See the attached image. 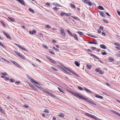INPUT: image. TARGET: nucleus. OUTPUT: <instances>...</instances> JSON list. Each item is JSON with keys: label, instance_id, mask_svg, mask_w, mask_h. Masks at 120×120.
I'll list each match as a JSON object with an SVG mask.
<instances>
[{"label": "nucleus", "instance_id": "obj_55", "mask_svg": "<svg viewBox=\"0 0 120 120\" xmlns=\"http://www.w3.org/2000/svg\"><path fill=\"white\" fill-rule=\"evenodd\" d=\"M104 27L103 26H100L99 27V29L101 30V29L102 30H103Z\"/></svg>", "mask_w": 120, "mask_h": 120}, {"label": "nucleus", "instance_id": "obj_61", "mask_svg": "<svg viewBox=\"0 0 120 120\" xmlns=\"http://www.w3.org/2000/svg\"><path fill=\"white\" fill-rule=\"evenodd\" d=\"M100 69L99 68H96L95 70V71L96 72H99Z\"/></svg>", "mask_w": 120, "mask_h": 120}, {"label": "nucleus", "instance_id": "obj_54", "mask_svg": "<svg viewBox=\"0 0 120 120\" xmlns=\"http://www.w3.org/2000/svg\"><path fill=\"white\" fill-rule=\"evenodd\" d=\"M65 13L62 12L60 14V15L61 16H63L64 15H65Z\"/></svg>", "mask_w": 120, "mask_h": 120}, {"label": "nucleus", "instance_id": "obj_44", "mask_svg": "<svg viewBox=\"0 0 120 120\" xmlns=\"http://www.w3.org/2000/svg\"><path fill=\"white\" fill-rule=\"evenodd\" d=\"M44 112H46L47 113H49V110L47 109H45L44 110Z\"/></svg>", "mask_w": 120, "mask_h": 120}, {"label": "nucleus", "instance_id": "obj_30", "mask_svg": "<svg viewBox=\"0 0 120 120\" xmlns=\"http://www.w3.org/2000/svg\"><path fill=\"white\" fill-rule=\"evenodd\" d=\"M58 66L60 68H61L63 70V71H64L65 72H67V71L65 69H64L62 67H61L60 66L58 65Z\"/></svg>", "mask_w": 120, "mask_h": 120}, {"label": "nucleus", "instance_id": "obj_36", "mask_svg": "<svg viewBox=\"0 0 120 120\" xmlns=\"http://www.w3.org/2000/svg\"><path fill=\"white\" fill-rule=\"evenodd\" d=\"M49 94L50 95L53 97H55L56 96L54 94L52 93L51 92L49 93V94Z\"/></svg>", "mask_w": 120, "mask_h": 120}, {"label": "nucleus", "instance_id": "obj_10", "mask_svg": "<svg viewBox=\"0 0 120 120\" xmlns=\"http://www.w3.org/2000/svg\"><path fill=\"white\" fill-rule=\"evenodd\" d=\"M90 55L91 56H92L94 58H95L96 59L98 60H99V58L97 56L94 54L91 53L90 54Z\"/></svg>", "mask_w": 120, "mask_h": 120}, {"label": "nucleus", "instance_id": "obj_14", "mask_svg": "<svg viewBox=\"0 0 120 120\" xmlns=\"http://www.w3.org/2000/svg\"><path fill=\"white\" fill-rule=\"evenodd\" d=\"M79 98H81L82 99L85 100V101H87V100H88V99L86 98H85L83 96H79Z\"/></svg>", "mask_w": 120, "mask_h": 120}, {"label": "nucleus", "instance_id": "obj_58", "mask_svg": "<svg viewBox=\"0 0 120 120\" xmlns=\"http://www.w3.org/2000/svg\"><path fill=\"white\" fill-rule=\"evenodd\" d=\"M78 88L79 90H83V89L82 87L81 86H78Z\"/></svg>", "mask_w": 120, "mask_h": 120}, {"label": "nucleus", "instance_id": "obj_52", "mask_svg": "<svg viewBox=\"0 0 120 120\" xmlns=\"http://www.w3.org/2000/svg\"><path fill=\"white\" fill-rule=\"evenodd\" d=\"M1 23H2V24L3 26H4V27H5L6 26V25H5V24L3 22V21H1Z\"/></svg>", "mask_w": 120, "mask_h": 120}, {"label": "nucleus", "instance_id": "obj_11", "mask_svg": "<svg viewBox=\"0 0 120 120\" xmlns=\"http://www.w3.org/2000/svg\"><path fill=\"white\" fill-rule=\"evenodd\" d=\"M100 46L101 48L104 49H106L107 48L106 47L105 45L103 44L101 45Z\"/></svg>", "mask_w": 120, "mask_h": 120}, {"label": "nucleus", "instance_id": "obj_34", "mask_svg": "<svg viewBox=\"0 0 120 120\" xmlns=\"http://www.w3.org/2000/svg\"><path fill=\"white\" fill-rule=\"evenodd\" d=\"M6 36L7 38H9V39L10 40H11V37L10 36L9 34H8L6 35Z\"/></svg>", "mask_w": 120, "mask_h": 120}, {"label": "nucleus", "instance_id": "obj_28", "mask_svg": "<svg viewBox=\"0 0 120 120\" xmlns=\"http://www.w3.org/2000/svg\"><path fill=\"white\" fill-rule=\"evenodd\" d=\"M29 10L32 13H34V10L31 8H30L29 9Z\"/></svg>", "mask_w": 120, "mask_h": 120}, {"label": "nucleus", "instance_id": "obj_47", "mask_svg": "<svg viewBox=\"0 0 120 120\" xmlns=\"http://www.w3.org/2000/svg\"><path fill=\"white\" fill-rule=\"evenodd\" d=\"M10 81L11 82H15V80L14 79H9Z\"/></svg>", "mask_w": 120, "mask_h": 120}, {"label": "nucleus", "instance_id": "obj_39", "mask_svg": "<svg viewBox=\"0 0 120 120\" xmlns=\"http://www.w3.org/2000/svg\"><path fill=\"white\" fill-rule=\"evenodd\" d=\"M49 52L52 55H53L55 54V53L53 52H52V50L51 49H50L49 50Z\"/></svg>", "mask_w": 120, "mask_h": 120}, {"label": "nucleus", "instance_id": "obj_20", "mask_svg": "<svg viewBox=\"0 0 120 120\" xmlns=\"http://www.w3.org/2000/svg\"><path fill=\"white\" fill-rule=\"evenodd\" d=\"M58 116L60 117H64V114L62 113H60Z\"/></svg>", "mask_w": 120, "mask_h": 120}, {"label": "nucleus", "instance_id": "obj_59", "mask_svg": "<svg viewBox=\"0 0 120 120\" xmlns=\"http://www.w3.org/2000/svg\"><path fill=\"white\" fill-rule=\"evenodd\" d=\"M107 53L105 52H103L101 53V54L102 55H105Z\"/></svg>", "mask_w": 120, "mask_h": 120}, {"label": "nucleus", "instance_id": "obj_32", "mask_svg": "<svg viewBox=\"0 0 120 120\" xmlns=\"http://www.w3.org/2000/svg\"><path fill=\"white\" fill-rule=\"evenodd\" d=\"M15 52L19 56H20L21 54L19 52H18L17 51H15Z\"/></svg>", "mask_w": 120, "mask_h": 120}, {"label": "nucleus", "instance_id": "obj_2", "mask_svg": "<svg viewBox=\"0 0 120 120\" xmlns=\"http://www.w3.org/2000/svg\"><path fill=\"white\" fill-rule=\"evenodd\" d=\"M14 44L22 50L25 51H27L28 50L26 49L25 48L23 47H22L21 45L15 43H14Z\"/></svg>", "mask_w": 120, "mask_h": 120}, {"label": "nucleus", "instance_id": "obj_43", "mask_svg": "<svg viewBox=\"0 0 120 120\" xmlns=\"http://www.w3.org/2000/svg\"><path fill=\"white\" fill-rule=\"evenodd\" d=\"M114 113H115L117 115H118V116H120V114L117 112L115 111H114Z\"/></svg>", "mask_w": 120, "mask_h": 120}, {"label": "nucleus", "instance_id": "obj_22", "mask_svg": "<svg viewBox=\"0 0 120 120\" xmlns=\"http://www.w3.org/2000/svg\"><path fill=\"white\" fill-rule=\"evenodd\" d=\"M42 90L45 93H46L47 94H49V92L48 91L46 90L45 89H44L42 88Z\"/></svg>", "mask_w": 120, "mask_h": 120}, {"label": "nucleus", "instance_id": "obj_56", "mask_svg": "<svg viewBox=\"0 0 120 120\" xmlns=\"http://www.w3.org/2000/svg\"><path fill=\"white\" fill-rule=\"evenodd\" d=\"M28 106L26 105H24L23 106L24 108L27 109L28 107Z\"/></svg>", "mask_w": 120, "mask_h": 120}, {"label": "nucleus", "instance_id": "obj_9", "mask_svg": "<svg viewBox=\"0 0 120 120\" xmlns=\"http://www.w3.org/2000/svg\"><path fill=\"white\" fill-rule=\"evenodd\" d=\"M71 93L73 95L77 97H79V95L78 93H75L72 91L71 92Z\"/></svg>", "mask_w": 120, "mask_h": 120}, {"label": "nucleus", "instance_id": "obj_4", "mask_svg": "<svg viewBox=\"0 0 120 120\" xmlns=\"http://www.w3.org/2000/svg\"><path fill=\"white\" fill-rule=\"evenodd\" d=\"M32 80L33 81V82H32V83H34V84L37 87H38L40 85H42L41 84H39L38 82L35 81L34 80H33L32 79Z\"/></svg>", "mask_w": 120, "mask_h": 120}, {"label": "nucleus", "instance_id": "obj_12", "mask_svg": "<svg viewBox=\"0 0 120 120\" xmlns=\"http://www.w3.org/2000/svg\"><path fill=\"white\" fill-rule=\"evenodd\" d=\"M83 88L85 90H86L87 92L89 93L90 94L92 93L90 91L89 89H87L85 87H84Z\"/></svg>", "mask_w": 120, "mask_h": 120}, {"label": "nucleus", "instance_id": "obj_13", "mask_svg": "<svg viewBox=\"0 0 120 120\" xmlns=\"http://www.w3.org/2000/svg\"><path fill=\"white\" fill-rule=\"evenodd\" d=\"M36 32V30H33V31H30V34H33L34 33H35Z\"/></svg>", "mask_w": 120, "mask_h": 120}, {"label": "nucleus", "instance_id": "obj_45", "mask_svg": "<svg viewBox=\"0 0 120 120\" xmlns=\"http://www.w3.org/2000/svg\"><path fill=\"white\" fill-rule=\"evenodd\" d=\"M94 117L93 118L96 120H99V119L97 117L94 116H93Z\"/></svg>", "mask_w": 120, "mask_h": 120}, {"label": "nucleus", "instance_id": "obj_35", "mask_svg": "<svg viewBox=\"0 0 120 120\" xmlns=\"http://www.w3.org/2000/svg\"><path fill=\"white\" fill-rule=\"evenodd\" d=\"M82 1L84 2V3L86 4H87V3L89 1L88 0H82Z\"/></svg>", "mask_w": 120, "mask_h": 120}, {"label": "nucleus", "instance_id": "obj_62", "mask_svg": "<svg viewBox=\"0 0 120 120\" xmlns=\"http://www.w3.org/2000/svg\"><path fill=\"white\" fill-rule=\"evenodd\" d=\"M3 33L4 35L5 36H6V35L8 34L7 33L5 32V31H3Z\"/></svg>", "mask_w": 120, "mask_h": 120}, {"label": "nucleus", "instance_id": "obj_18", "mask_svg": "<svg viewBox=\"0 0 120 120\" xmlns=\"http://www.w3.org/2000/svg\"><path fill=\"white\" fill-rule=\"evenodd\" d=\"M18 1L20 3L22 4L23 5L25 3L23 0H16Z\"/></svg>", "mask_w": 120, "mask_h": 120}, {"label": "nucleus", "instance_id": "obj_40", "mask_svg": "<svg viewBox=\"0 0 120 120\" xmlns=\"http://www.w3.org/2000/svg\"><path fill=\"white\" fill-rule=\"evenodd\" d=\"M2 60H4L5 62H9L8 61V60H7L6 59L3 58H2Z\"/></svg>", "mask_w": 120, "mask_h": 120}, {"label": "nucleus", "instance_id": "obj_26", "mask_svg": "<svg viewBox=\"0 0 120 120\" xmlns=\"http://www.w3.org/2000/svg\"><path fill=\"white\" fill-rule=\"evenodd\" d=\"M51 68L53 70L56 71H58V70L56 69L53 66H52L51 67Z\"/></svg>", "mask_w": 120, "mask_h": 120}, {"label": "nucleus", "instance_id": "obj_19", "mask_svg": "<svg viewBox=\"0 0 120 120\" xmlns=\"http://www.w3.org/2000/svg\"><path fill=\"white\" fill-rule=\"evenodd\" d=\"M8 19H9L10 20L11 22H14L15 21V19L12 17H9L8 18Z\"/></svg>", "mask_w": 120, "mask_h": 120}, {"label": "nucleus", "instance_id": "obj_31", "mask_svg": "<svg viewBox=\"0 0 120 120\" xmlns=\"http://www.w3.org/2000/svg\"><path fill=\"white\" fill-rule=\"evenodd\" d=\"M0 45L3 48H6V46L1 42L0 43Z\"/></svg>", "mask_w": 120, "mask_h": 120}, {"label": "nucleus", "instance_id": "obj_25", "mask_svg": "<svg viewBox=\"0 0 120 120\" xmlns=\"http://www.w3.org/2000/svg\"><path fill=\"white\" fill-rule=\"evenodd\" d=\"M99 14L102 17H105V16L103 14V12H102L101 11H100L99 12Z\"/></svg>", "mask_w": 120, "mask_h": 120}, {"label": "nucleus", "instance_id": "obj_42", "mask_svg": "<svg viewBox=\"0 0 120 120\" xmlns=\"http://www.w3.org/2000/svg\"><path fill=\"white\" fill-rule=\"evenodd\" d=\"M85 115H86V116H88L89 117H90V116H91V114H90L89 113H85Z\"/></svg>", "mask_w": 120, "mask_h": 120}, {"label": "nucleus", "instance_id": "obj_49", "mask_svg": "<svg viewBox=\"0 0 120 120\" xmlns=\"http://www.w3.org/2000/svg\"><path fill=\"white\" fill-rule=\"evenodd\" d=\"M53 5H54L55 6H59V5L56 3H53Z\"/></svg>", "mask_w": 120, "mask_h": 120}, {"label": "nucleus", "instance_id": "obj_53", "mask_svg": "<svg viewBox=\"0 0 120 120\" xmlns=\"http://www.w3.org/2000/svg\"><path fill=\"white\" fill-rule=\"evenodd\" d=\"M46 57L49 60H50L51 59H52L51 57L50 56H46Z\"/></svg>", "mask_w": 120, "mask_h": 120}, {"label": "nucleus", "instance_id": "obj_23", "mask_svg": "<svg viewBox=\"0 0 120 120\" xmlns=\"http://www.w3.org/2000/svg\"><path fill=\"white\" fill-rule=\"evenodd\" d=\"M92 67L91 66V65H89L88 64H87L86 66L87 68L88 69H90Z\"/></svg>", "mask_w": 120, "mask_h": 120}, {"label": "nucleus", "instance_id": "obj_3", "mask_svg": "<svg viewBox=\"0 0 120 120\" xmlns=\"http://www.w3.org/2000/svg\"><path fill=\"white\" fill-rule=\"evenodd\" d=\"M60 31L61 32V34L64 37H66L65 33L64 32V30L63 28L61 27L60 28Z\"/></svg>", "mask_w": 120, "mask_h": 120}, {"label": "nucleus", "instance_id": "obj_29", "mask_svg": "<svg viewBox=\"0 0 120 120\" xmlns=\"http://www.w3.org/2000/svg\"><path fill=\"white\" fill-rule=\"evenodd\" d=\"M88 43L90 44H98L97 42H93L92 41H89Z\"/></svg>", "mask_w": 120, "mask_h": 120}, {"label": "nucleus", "instance_id": "obj_17", "mask_svg": "<svg viewBox=\"0 0 120 120\" xmlns=\"http://www.w3.org/2000/svg\"><path fill=\"white\" fill-rule=\"evenodd\" d=\"M95 97L97 98H99L101 99H102V97L98 94L95 95Z\"/></svg>", "mask_w": 120, "mask_h": 120}, {"label": "nucleus", "instance_id": "obj_5", "mask_svg": "<svg viewBox=\"0 0 120 120\" xmlns=\"http://www.w3.org/2000/svg\"><path fill=\"white\" fill-rule=\"evenodd\" d=\"M32 80L33 81V82H32V83H34V84L37 87H38L40 85H42L41 84H39L38 82L35 81L34 80H33L32 79Z\"/></svg>", "mask_w": 120, "mask_h": 120}, {"label": "nucleus", "instance_id": "obj_46", "mask_svg": "<svg viewBox=\"0 0 120 120\" xmlns=\"http://www.w3.org/2000/svg\"><path fill=\"white\" fill-rule=\"evenodd\" d=\"M77 33L80 35H83V33L80 31H78L77 32Z\"/></svg>", "mask_w": 120, "mask_h": 120}, {"label": "nucleus", "instance_id": "obj_60", "mask_svg": "<svg viewBox=\"0 0 120 120\" xmlns=\"http://www.w3.org/2000/svg\"><path fill=\"white\" fill-rule=\"evenodd\" d=\"M116 11L118 15L120 16V11L117 9V10Z\"/></svg>", "mask_w": 120, "mask_h": 120}, {"label": "nucleus", "instance_id": "obj_50", "mask_svg": "<svg viewBox=\"0 0 120 120\" xmlns=\"http://www.w3.org/2000/svg\"><path fill=\"white\" fill-rule=\"evenodd\" d=\"M71 5L72 8H75V5L73 4L72 3H71Z\"/></svg>", "mask_w": 120, "mask_h": 120}, {"label": "nucleus", "instance_id": "obj_7", "mask_svg": "<svg viewBox=\"0 0 120 120\" xmlns=\"http://www.w3.org/2000/svg\"><path fill=\"white\" fill-rule=\"evenodd\" d=\"M26 76L28 78L29 80H31V82L32 83L33 82V81H32V79L33 80H34L33 78H32L30 76L28 75L27 74L26 75Z\"/></svg>", "mask_w": 120, "mask_h": 120}, {"label": "nucleus", "instance_id": "obj_27", "mask_svg": "<svg viewBox=\"0 0 120 120\" xmlns=\"http://www.w3.org/2000/svg\"><path fill=\"white\" fill-rule=\"evenodd\" d=\"M75 64L77 66H79L80 65L79 63L76 61H75Z\"/></svg>", "mask_w": 120, "mask_h": 120}, {"label": "nucleus", "instance_id": "obj_37", "mask_svg": "<svg viewBox=\"0 0 120 120\" xmlns=\"http://www.w3.org/2000/svg\"><path fill=\"white\" fill-rule=\"evenodd\" d=\"M71 15V14L70 13H65V16H69Z\"/></svg>", "mask_w": 120, "mask_h": 120}, {"label": "nucleus", "instance_id": "obj_64", "mask_svg": "<svg viewBox=\"0 0 120 120\" xmlns=\"http://www.w3.org/2000/svg\"><path fill=\"white\" fill-rule=\"evenodd\" d=\"M91 48L94 50H95L96 49V47H91Z\"/></svg>", "mask_w": 120, "mask_h": 120}, {"label": "nucleus", "instance_id": "obj_63", "mask_svg": "<svg viewBox=\"0 0 120 120\" xmlns=\"http://www.w3.org/2000/svg\"><path fill=\"white\" fill-rule=\"evenodd\" d=\"M9 79V78L8 77H6L4 78V80L6 81L8 80Z\"/></svg>", "mask_w": 120, "mask_h": 120}, {"label": "nucleus", "instance_id": "obj_33", "mask_svg": "<svg viewBox=\"0 0 120 120\" xmlns=\"http://www.w3.org/2000/svg\"><path fill=\"white\" fill-rule=\"evenodd\" d=\"M19 56L22 58L23 59H25L26 58L22 54L20 56Z\"/></svg>", "mask_w": 120, "mask_h": 120}, {"label": "nucleus", "instance_id": "obj_24", "mask_svg": "<svg viewBox=\"0 0 120 120\" xmlns=\"http://www.w3.org/2000/svg\"><path fill=\"white\" fill-rule=\"evenodd\" d=\"M98 8L100 10H104V8L101 6H98Z\"/></svg>", "mask_w": 120, "mask_h": 120}, {"label": "nucleus", "instance_id": "obj_15", "mask_svg": "<svg viewBox=\"0 0 120 120\" xmlns=\"http://www.w3.org/2000/svg\"><path fill=\"white\" fill-rule=\"evenodd\" d=\"M87 101L88 102H89L92 104H93V105H96V104L95 103H94L92 102L91 101L89 100L88 99V100Z\"/></svg>", "mask_w": 120, "mask_h": 120}, {"label": "nucleus", "instance_id": "obj_57", "mask_svg": "<svg viewBox=\"0 0 120 120\" xmlns=\"http://www.w3.org/2000/svg\"><path fill=\"white\" fill-rule=\"evenodd\" d=\"M45 27H46V28H49L51 27V26L48 25H46L45 26Z\"/></svg>", "mask_w": 120, "mask_h": 120}, {"label": "nucleus", "instance_id": "obj_38", "mask_svg": "<svg viewBox=\"0 0 120 120\" xmlns=\"http://www.w3.org/2000/svg\"><path fill=\"white\" fill-rule=\"evenodd\" d=\"M53 49L55 50L57 52H58L59 51V50H58V49H56V48H55L53 46L52 48Z\"/></svg>", "mask_w": 120, "mask_h": 120}, {"label": "nucleus", "instance_id": "obj_6", "mask_svg": "<svg viewBox=\"0 0 120 120\" xmlns=\"http://www.w3.org/2000/svg\"><path fill=\"white\" fill-rule=\"evenodd\" d=\"M29 85L35 91L37 90L36 88L32 84H29Z\"/></svg>", "mask_w": 120, "mask_h": 120}, {"label": "nucleus", "instance_id": "obj_1", "mask_svg": "<svg viewBox=\"0 0 120 120\" xmlns=\"http://www.w3.org/2000/svg\"><path fill=\"white\" fill-rule=\"evenodd\" d=\"M67 32L68 33L69 35L71 37H73L75 38V39L76 40L78 41V39L77 38V36L76 34H73L71 33L70 32L69 30H67Z\"/></svg>", "mask_w": 120, "mask_h": 120}, {"label": "nucleus", "instance_id": "obj_21", "mask_svg": "<svg viewBox=\"0 0 120 120\" xmlns=\"http://www.w3.org/2000/svg\"><path fill=\"white\" fill-rule=\"evenodd\" d=\"M114 60V59L111 57H110L109 58V61L110 62H112Z\"/></svg>", "mask_w": 120, "mask_h": 120}, {"label": "nucleus", "instance_id": "obj_41", "mask_svg": "<svg viewBox=\"0 0 120 120\" xmlns=\"http://www.w3.org/2000/svg\"><path fill=\"white\" fill-rule=\"evenodd\" d=\"M87 4L89 6H91L92 4L91 3L90 1H89L87 3Z\"/></svg>", "mask_w": 120, "mask_h": 120}, {"label": "nucleus", "instance_id": "obj_8", "mask_svg": "<svg viewBox=\"0 0 120 120\" xmlns=\"http://www.w3.org/2000/svg\"><path fill=\"white\" fill-rule=\"evenodd\" d=\"M11 62L14 64L16 66L18 67H19V64L15 62V61L13 60L11 61Z\"/></svg>", "mask_w": 120, "mask_h": 120}, {"label": "nucleus", "instance_id": "obj_48", "mask_svg": "<svg viewBox=\"0 0 120 120\" xmlns=\"http://www.w3.org/2000/svg\"><path fill=\"white\" fill-rule=\"evenodd\" d=\"M64 68L66 69L68 71H69L70 72L71 70V69L70 68H66L65 67V68Z\"/></svg>", "mask_w": 120, "mask_h": 120}, {"label": "nucleus", "instance_id": "obj_16", "mask_svg": "<svg viewBox=\"0 0 120 120\" xmlns=\"http://www.w3.org/2000/svg\"><path fill=\"white\" fill-rule=\"evenodd\" d=\"M1 75H3L2 76H1V77L2 78H5V76L6 75H7V73H1Z\"/></svg>", "mask_w": 120, "mask_h": 120}, {"label": "nucleus", "instance_id": "obj_51", "mask_svg": "<svg viewBox=\"0 0 120 120\" xmlns=\"http://www.w3.org/2000/svg\"><path fill=\"white\" fill-rule=\"evenodd\" d=\"M51 62L53 64H55L56 63V62L54 60H52V59H51V60H50Z\"/></svg>", "mask_w": 120, "mask_h": 120}]
</instances>
